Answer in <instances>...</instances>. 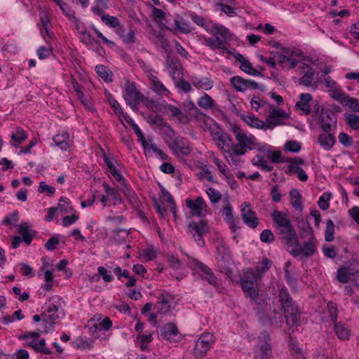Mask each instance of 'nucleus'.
<instances>
[{"label": "nucleus", "instance_id": "a211bd4d", "mask_svg": "<svg viewBox=\"0 0 359 359\" xmlns=\"http://www.w3.org/2000/svg\"><path fill=\"white\" fill-rule=\"evenodd\" d=\"M195 266L203 273V278L205 279L209 284L216 285L217 284V278L212 273V270L204 263L196 260Z\"/></svg>", "mask_w": 359, "mask_h": 359}, {"label": "nucleus", "instance_id": "b1692460", "mask_svg": "<svg viewBox=\"0 0 359 359\" xmlns=\"http://www.w3.org/2000/svg\"><path fill=\"white\" fill-rule=\"evenodd\" d=\"M241 119L249 126L266 130L265 122L252 115H242Z\"/></svg>", "mask_w": 359, "mask_h": 359}, {"label": "nucleus", "instance_id": "864d4df0", "mask_svg": "<svg viewBox=\"0 0 359 359\" xmlns=\"http://www.w3.org/2000/svg\"><path fill=\"white\" fill-rule=\"evenodd\" d=\"M252 163L259 167H261L265 171H271L273 170V167L270 166L267 164V161L264 159V158L259 155H257L255 158L252 160Z\"/></svg>", "mask_w": 359, "mask_h": 359}, {"label": "nucleus", "instance_id": "c85d7f7f", "mask_svg": "<svg viewBox=\"0 0 359 359\" xmlns=\"http://www.w3.org/2000/svg\"><path fill=\"white\" fill-rule=\"evenodd\" d=\"M150 80L152 85V90L158 95H168L169 90L165 88L163 83H161L158 79L154 75H151Z\"/></svg>", "mask_w": 359, "mask_h": 359}, {"label": "nucleus", "instance_id": "6ab92c4d", "mask_svg": "<svg viewBox=\"0 0 359 359\" xmlns=\"http://www.w3.org/2000/svg\"><path fill=\"white\" fill-rule=\"evenodd\" d=\"M294 55V51H292L290 54V55H285L280 53H276L274 57L276 58V61L278 65H281L282 67H287L288 69H293L294 68L298 61L293 58L292 56Z\"/></svg>", "mask_w": 359, "mask_h": 359}, {"label": "nucleus", "instance_id": "bf43d9fd", "mask_svg": "<svg viewBox=\"0 0 359 359\" xmlns=\"http://www.w3.org/2000/svg\"><path fill=\"white\" fill-rule=\"evenodd\" d=\"M191 19L198 26L203 27L206 30L208 29V25L205 22V20L203 17L197 15L194 12H191L189 14Z\"/></svg>", "mask_w": 359, "mask_h": 359}, {"label": "nucleus", "instance_id": "de8ad7c7", "mask_svg": "<svg viewBox=\"0 0 359 359\" xmlns=\"http://www.w3.org/2000/svg\"><path fill=\"white\" fill-rule=\"evenodd\" d=\"M198 104L205 109H210L213 107L214 102L209 95L204 93L203 96L198 100Z\"/></svg>", "mask_w": 359, "mask_h": 359}, {"label": "nucleus", "instance_id": "a18cd8bd", "mask_svg": "<svg viewBox=\"0 0 359 359\" xmlns=\"http://www.w3.org/2000/svg\"><path fill=\"white\" fill-rule=\"evenodd\" d=\"M164 128H165L164 131V140L169 147V144L173 142L178 135H176L175 130L168 123Z\"/></svg>", "mask_w": 359, "mask_h": 359}, {"label": "nucleus", "instance_id": "0e129e2a", "mask_svg": "<svg viewBox=\"0 0 359 359\" xmlns=\"http://www.w3.org/2000/svg\"><path fill=\"white\" fill-rule=\"evenodd\" d=\"M57 210H60L65 213H68L73 210V207L70 205L67 199L61 198L60 202L56 208Z\"/></svg>", "mask_w": 359, "mask_h": 359}, {"label": "nucleus", "instance_id": "72a5a7b5", "mask_svg": "<svg viewBox=\"0 0 359 359\" xmlns=\"http://www.w3.org/2000/svg\"><path fill=\"white\" fill-rule=\"evenodd\" d=\"M165 13L162 10L157 8L153 9V16L156 20H158L163 26L169 30H172V27L169 25L168 20L165 17Z\"/></svg>", "mask_w": 359, "mask_h": 359}, {"label": "nucleus", "instance_id": "c03bdc74", "mask_svg": "<svg viewBox=\"0 0 359 359\" xmlns=\"http://www.w3.org/2000/svg\"><path fill=\"white\" fill-rule=\"evenodd\" d=\"M284 320H285V316H283V315L280 312L277 311L275 309L273 311V314L271 315V326L280 327L281 325L284 323Z\"/></svg>", "mask_w": 359, "mask_h": 359}, {"label": "nucleus", "instance_id": "4468645a", "mask_svg": "<svg viewBox=\"0 0 359 359\" xmlns=\"http://www.w3.org/2000/svg\"><path fill=\"white\" fill-rule=\"evenodd\" d=\"M168 147L174 154H182L184 156L189 155L191 151L187 141L181 136H178L173 142H170Z\"/></svg>", "mask_w": 359, "mask_h": 359}, {"label": "nucleus", "instance_id": "a878e982", "mask_svg": "<svg viewBox=\"0 0 359 359\" xmlns=\"http://www.w3.org/2000/svg\"><path fill=\"white\" fill-rule=\"evenodd\" d=\"M334 330L337 336L339 339H348L350 336V330L345 323L341 322L334 323Z\"/></svg>", "mask_w": 359, "mask_h": 359}, {"label": "nucleus", "instance_id": "f704fd0d", "mask_svg": "<svg viewBox=\"0 0 359 359\" xmlns=\"http://www.w3.org/2000/svg\"><path fill=\"white\" fill-rule=\"evenodd\" d=\"M256 317L261 325L271 326V315L266 313L262 308H258L257 309Z\"/></svg>", "mask_w": 359, "mask_h": 359}, {"label": "nucleus", "instance_id": "cd10ccee", "mask_svg": "<svg viewBox=\"0 0 359 359\" xmlns=\"http://www.w3.org/2000/svg\"><path fill=\"white\" fill-rule=\"evenodd\" d=\"M290 203L292 206L298 212H301L303 210V205L302 204V196L297 189H292L290 192Z\"/></svg>", "mask_w": 359, "mask_h": 359}, {"label": "nucleus", "instance_id": "4d7b16f0", "mask_svg": "<svg viewBox=\"0 0 359 359\" xmlns=\"http://www.w3.org/2000/svg\"><path fill=\"white\" fill-rule=\"evenodd\" d=\"M147 122L150 125H156L160 128L165 127L168 123L164 121L163 118L160 115L149 116Z\"/></svg>", "mask_w": 359, "mask_h": 359}, {"label": "nucleus", "instance_id": "ea45409f", "mask_svg": "<svg viewBox=\"0 0 359 359\" xmlns=\"http://www.w3.org/2000/svg\"><path fill=\"white\" fill-rule=\"evenodd\" d=\"M217 145L219 148L222 147L221 144H222V147H224V146H226L229 148H231L233 149V146L235 145L231 137L229 135L224 133H220L219 137H217Z\"/></svg>", "mask_w": 359, "mask_h": 359}, {"label": "nucleus", "instance_id": "79ce46f5", "mask_svg": "<svg viewBox=\"0 0 359 359\" xmlns=\"http://www.w3.org/2000/svg\"><path fill=\"white\" fill-rule=\"evenodd\" d=\"M269 121H272L273 118H279L280 119L285 118H287V114L280 109H276L273 105L269 104Z\"/></svg>", "mask_w": 359, "mask_h": 359}, {"label": "nucleus", "instance_id": "39448f33", "mask_svg": "<svg viewBox=\"0 0 359 359\" xmlns=\"http://www.w3.org/2000/svg\"><path fill=\"white\" fill-rule=\"evenodd\" d=\"M256 277L254 271H248L243 273L240 278V283L245 296L252 301H256L259 297L258 290L256 288Z\"/></svg>", "mask_w": 359, "mask_h": 359}, {"label": "nucleus", "instance_id": "f03ea898", "mask_svg": "<svg viewBox=\"0 0 359 359\" xmlns=\"http://www.w3.org/2000/svg\"><path fill=\"white\" fill-rule=\"evenodd\" d=\"M278 299L281 309L285 314V319L290 329L294 332V328L299 325V311L288 290L285 287L279 290Z\"/></svg>", "mask_w": 359, "mask_h": 359}, {"label": "nucleus", "instance_id": "dca6fc26", "mask_svg": "<svg viewBox=\"0 0 359 359\" xmlns=\"http://www.w3.org/2000/svg\"><path fill=\"white\" fill-rule=\"evenodd\" d=\"M159 301L157 302L155 309H157L159 313H166L170 311L171 308V303L174 300V297L166 291H163L161 293Z\"/></svg>", "mask_w": 359, "mask_h": 359}, {"label": "nucleus", "instance_id": "58836bf2", "mask_svg": "<svg viewBox=\"0 0 359 359\" xmlns=\"http://www.w3.org/2000/svg\"><path fill=\"white\" fill-rule=\"evenodd\" d=\"M178 334L177 326L174 323H168L164 325L162 330V334L168 338H172Z\"/></svg>", "mask_w": 359, "mask_h": 359}, {"label": "nucleus", "instance_id": "13d9d810", "mask_svg": "<svg viewBox=\"0 0 359 359\" xmlns=\"http://www.w3.org/2000/svg\"><path fill=\"white\" fill-rule=\"evenodd\" d=\"M102 20L108 26L111 27H120V21L116 17L110 16L109 15H103Z\"/></svg>", "mask_w": 359, "mask_h": 359}, {"label": "nucleus", "instance_id": "c756f323", "mask_svg": "<svg viewBox=\"0 0 359 359\" xmlns=\"http://www.w3.org/2000/svg\"><path fill=\"white\" fill-rule=\"evenodd\" d=\"M192 84L197 88L210 90L213 86V81L209 78L199 79L194 77L191 80Z\"/></svg>", "mask_w": 359, "mask_h": 359}, {"label": "nucleus", "instance_id": "3c124183", "mask_svg": "<svg viewBox=\"0 0 359 359\" xmlns=\"http://www.w3.org/2000/svg\"><path fill=\"white\" fill-rule=\"evenodd\" d=\"M332 198L331 193L325 192L323 194V195L320 197L318 204L320 209L323 210H326L330 207L329 201H330Z\"/></svg>", "mask_w": 359, "mask_h": 359}, {"label": "nucleus", "instance_id": "1a4fd4ad", "mask_svg": "<svg viewBox=\"0 0 359 359\" xmlns=\"http://www.w3.org/2000/svg\"><path fill=\"white\" fill-rule=\"evenodd\" d=\"M230 82L233 88L238 92H244L248 89H259L261 91L265 90V86L264 85H259L255 81L245 79L239 76H233L230 79Z\"/></svg>", "mask_w": 359, "mask_h": 359}, {"label": "nucleus", "instance_id": "5fc2aeb1", "mask_svg": "<svg viewBox=\"0 0 359 359\" xmlns=\"http://www.w3.org/2000/svg\"><path fill=\"white\" fill-rule=\"evenodd\" d=\"M96 73L103 79L106 82H111V76L108 74L107 67L102 65H97L95 67Z\"/></svg>", "mask_w": 359, "mask_h": 359}, {"label": "nucleus", "instance_id": "09e8293b", "mask_svg": "<svg viewBox=\"0 0 359 359\" xmlns=\"http://www.w3.org/2000/svg\"><path fill=\"white\" fill-rule=\"evenodd\" d=\"M334 224L332 220L329 219L326 223V229L325 232V239L327 242L334 241Z\"/></svg>", "mask_w": 359, "mask_h": 359}, {"label": "nucleus", "instance_id": "774afa93", "mask_svg": "<svg viewBox=\"0 0 359 359\" xmlns=\"http://www.w3.org/2000/svg\"><path fill=\"white\" fill-rule=\"evenodd\" d=\"M97 272L99 276H101L106 283H109L114 280L113 276L104 266H99L97 268Z\"/></svg>", "mask_w": 359, "mask_h": 359}, {"label": "nucleus", "instance_id": "8fccbe9b", "mask_svg": "<svg viewBox=\"0 0 359 359\" xmlns=\"http://www.w3.org/2000/svg\"><path fill=\"white\" fill-rule=\"evenodd\" d=\"M108 100L111 107L114 109V113L118 114L119 116H122L125 119H127L128 116L123 113L122 108L118 101L114 98L111 95H109Z\"/></svg>", "mask_w": 359, "mask_h": 359}, {"label": "nucleus", "instance_id": "2f4dec72", "mask_svg": "<svg viewBox=\"0 0 359 359\" xmlns=\"http://www.w3.org/2000/svg\"><path fill=\"white\" fill-rule=\"evenodd\" d=\"M184 111L193 117H198L202 115L201 111L196 106L192 101H186L184 104Z\"/></svg>", "mask_w": 359, "mask_h": 359}, {"label": "nucleus", "instance_id": "9d476101", "mask_svg": "<svg viewBox=\"0 0 359 359\" xmlns=\"http://www.w3.org/2000/svg\"><path fill=\"white\" fill-rule=\"evenodd\" d=\"M215 341L214 337L210 333L202 334L196 341L194 353L196 357H203L207 351L210 348Z\"/></svg>", "mask_w": 359, "mask_h": 359}, {"label": "nucleus", "instance_id": "5701e85b", "mask_svg": "<svg viewBox=\"0 0 359 359\" xmlns=\"http://www.w3.org/2000/svg\"><path fill=\"white\" fill-rule=\"evenodd\" d=\"M318 142L321 147L325 150H330L335 144V138L333 135L330 133L320 134Z\"/></svg>", "mask_w": 359, "mask_h": 359}, {"label": "nucleus", "instance_id": "603ef678", "mask_svg": "<svg viewBox=\"0 0 359 359\" xmlns=\"http://www.w3.org/2000/svg\"><path fill=\"white\" fill-rule=\"evenodd\" d=\"M304 164V160L301 158L294 157L290 158V165L288 166L289 172H297V168H301L300 165Z\"/></svg>", "mask_w": 359, "mask_h": 359}, {"label": "nucleus", "instance_id": "f3484780", "mask_svg": "<svg viewBox=\"0 0 359 359\" xmlns=\"http://www.w3.org/2000/svg\"><path fill=\"white\" fill-rule=\"evenodd\" d=\"M299 68L306 69L304 74L299 79V83L306 87H313L314 89L317 88L316 82H313L315 72L313 69L309 65L302 64Z\"/></svg>", "mask_w": 359, "mask_h": 359}, {"label": "nucleus", "instance_id": "c9c22d12", "mask_svg": "<svg viewBox=\"0 0 359 359\" xmlns=\"http://www.w3.org/2000/svg\"><path fill=\"white\" fill-rule=\"evenodd\" d=\"M155 43L161 47L167 55L172 53V50L170 48V44L168 39L161 34H158L156 37Z\"/></svg>", "mask_w": 359, "mask_h": 359}, {"label": "nucleus", "instance_id": "052dcab7", "mask_svg": "<svg viewBox=\"0 0 359 359\" xmlns=\"http://www.w3.org/2000/svg\"><path fill=\"white\" fill-rule=\"evenodd\" d=\"M223 215L225 216V219L231 224V228L234 231L236 230L234 219L233 217L232 208L229 205L224 208Z\"/></svg>", "mask_w": 359, "mask_h": 359}, {"label": "nucleus", "instance_id": "f257e3e1", "mask_svg": "<svg viewBox=\"0 0 359 359\" xmlns=\"http://www.w3.org/2000/svg\"><path fill=\"white\" fill-rule=\"evenodd\" d=\"M273 221L275 224L276 233L278 239L287 250L294 246L297 241L298 236L294 226L287 215L279 210H273L271 213Z\"/></svg>", "mask_w": 359, "mask_h": 359}, {"label": "nucleus", "instance_id": "e433bc0d", "mask_svg": "<svg viewBox=\"0 0 359 359\" xmlns=\"http://www.w3.org/2000/svg\"><path fill=\"white\" fill-rule=\"evenodd\" d=\"M329 95L334 100L341 102H345L344 99L347 94L342 91L341 88L338 86L337 88L328 90Z\"/></svg>", "mask_w": 359, "mask_h": 359}, {"label": "nucleus", "instance_id": "412c9836", "mask_svg": "<svg viewBox=\"0 0 359 359\" xmlns=\"http://www.w3.org/2000/svg\"><path fill=\"white\" fill-rule=\"evenodd\" d=\"M57 311L58 307L53 304H50L47 309L43 313H41V317L43 318V322L46 324H54V321L59 318Z\"/></svg>", "mask_w": 359, "mask_h": 359}, {"label": "nucleus", "instance_id": "f8f14e48", "mask_svg": "<svg viewBox=\"0 0 359 359\" xmlns=\"http://www.w3.org/2000/svg\"><path fill=\"white\" fill-rule=\"evenodd\" d=\"M241 217L244 223L250 228L255 229L259 224L255 212L250 208V204L248 202L241 205Z\"/></svg>", "mask_w": 359, "mask_h": 359}, {"label": "nucleus", "instance_id": "49530a36", "mask_svg": "<svg viewBox=\"0 0 359 359\" xmlns=\"http://www.w3.org/2000/svg\"><path fill=\"white\" fill-rule=\"evenodd\" d=\"M344 106H347L353 112L359 111V102L356 98L351 97L348 95L344 99Z\"/></svg>", "mask_w": 359, "mask_h": 359}, {"label": "nucleus", "instance_id": "6e6d98bb", "mask_svg": "<svg viewBox=\"0 0 359 359\" xmlns=\"http://www.w3.org/2000/svg\"><path fill=\"white\" fill-rule=\"evenodd\" d=\"M103 187L108 197H111L113 200L116 201L121 202V198L120 197L119 193L116 189L111 188L109 185L107 183H104Z\"/></svg>", "mask_w": 359, "mask_h": 359}, {"label": "nucleus", "instance_id": "473e14b6", "mask_svg": "<svg viewBox=\"0 0 359 359\" xmlns=\"http://www.w3.org/2000/svg\"><path fill=\"white\" fill-rule=\"evenodd\" d=\"M29 226L27 223L21 224L19 226L18 233L22 236V241L27 245L31 244L33 236L29 231Z\"/></svg>", "mask_w": 359, "mask_h": 359}, {"label": "nucleus", "instance_id": "37998d69", "mask_svg": "<svg viewBox=\"0 0 359 359\" xmlns=\"http://www.w3.org/2000/svg\"><path fill=\"white\" fill-rule=\"evenodd\" d=\"M13 141L16 142L18 144H21L22 142L27 139V134L20 128H17L15 133H13L11 135Z\"/></svg>", "mask_w": 359, "mask_h": 359}, {"label": "nucleus", "instance_id": "680f3d73", "mask_svg": "<svg viewBox=\"0 0 359 359\" xmlns=\"http://www.w3.org/2000/svg\"><path fill=\"white\" fill-rule=\"evenodd\" d=\"M206 193L213 203H217L222 198V194L212 187L207 189Z\"/></svg>", "mask_w": 359, "mask_h": 359}, {"label": "nucleus", "instance_id": "7c9ffc66", "mask_svg": "<svg viewBox=\"0 0 359 359\" xmlns=\"http://www.w3.org/2000/svg\"><path fill=\"white\" fill-rule=\"evenodd\" d=\"M344 121L352 130H359V115L355 113L344 114Z\"/></svg>", "mask_w": 359, "mask_h": 359}, {"label": "nucleus", "instance_id": "ddd939ff", "mask_svg": "<svg viewBox=\"0 0 359 359\" xmlns=\"http://www.w3.org/2000/svg\"><path fill=\"white\" fill-rule=\"evenodd\" d=\"M212 34L215 36V40H219L217 43L219 49L227 52L226 41L227 39L230 38L229 29L222 25H215L212 28Z\"/></svg>", "mask_w": 359, "mask_h": 359}, {"label": "nucleus", "instance_id": "6e6552de", "mask_svg": "<svg viewBox=\"0 0 359 359\" xmlns=\"http://www.w3.org/2000/svg\"><path fill=\"white\" fill-rule=\"evenodd\" d=\"M209 231V227L205 220H201L196 223L189 222L187 226V233L194 238L198 245H204L203 237Z\"/></svg>", "mask_w": 359, "mask_h": 359}, {"label": "nucleus", "instance_id": "7ed1b4c3", "mask_svg": "<svg viewBox=\"0 0 359 359\" xmlns=\"http://www.w3.org/2000/svg\"><path fill=\"white\" fill-rule=\"evenodd\" d=\"M231 131L234 134L238 142L233 146V152L236 156H243L248 150L256 148L257 144L254 135H248L237 125L232 126Z\"/></svg>", "mask_w": 359, "mask_h": 359}, {"label": "nucleus", "instance_id": "393cba45", "mask_svg": "<svg viewBox=\"0 0 359 359\" xmlns=\"http://www.w3.org/2000/svg\"><path fill=\"white\" fill-rule=\"evenodd\" d=\"M117 32L123 40V43L126 44H132L135 42L136 37L135 31L132 29H129L127 32L123 27H118Z\"/></svg>", "mask_w": 359, "mask_h": 359}, {"label": "nucleus", "instance_id": "0eeeda50", "mask_svg": "<svg viewBox=\"0 0 359 359\" xmlns=\"http://www.w3.org/2000/svg\"><path fill=\"white\" fill-rule=\"evenodd\" d=\"M271 353L270 335L268 332H264L258 337V343L255 349V359H270Z\"/></svg>", "mask_w": 359, "mask_h": 359}, {"label": "nucleus", "instance_id": "bb28decb", "mask_svg": "<svg viewBox=\"0 0 359 359\" xmlns=\"http://www.w3.org/2000/svg\"><path fill=\"white\" fill-rule=\"evenodd\" d=\"M174 28L172 27L171 30L173 32L189 34L194 29L189 23L177 19H174Z\"/></svg>", "mask_w": 359, "mask_h": 359}, {"label": "nucleus", "instance_id": "aec40b11", "mask_svg": "<svg viewBox=\"0 0 359 359\" xmlns=\"http://www.w3.org/2000/svg\"><path fill=\"white\" fill-rule=\"evenodd\" d=\"M311 100L312 95L311 94L302 93L299 95V101L297 102L295 107L308 115L311 113V104L309 103Z\"/></svg>", "mask_w": 359, "mask_h": 359}, {"label": "nucleus", "instance_id": "69168bd1", "mask_svg": "<svg viewBox=\"0 0 359 359\" xmlns=\"http://www.w3.org/2000/svg\"><path fill=\"white\" fill-rule=\"evenodd\" d=\"M168 263L169 266L172 268L173 270H179L181 268V262L180 260L176 257L174 255H168L167 257Z\"/></svg>", "mask_w": 359, "mask_h": 359}, {"label": "nucleus", "instance_id": "a19ab883", "mask_svg": "<svg viewBox=\"0 0 359 359\" xmlns=\"http://www.w3.org/2000/svg\"><path fill=\"white\" fill-rule=\"evenodd\" d=\"M240 68L242 71L250 75L263 76V74L258 70L254 69L252 64L247 60L241 65Z\"/></svg>", "mask_w": 359, "mask_h": 359}, {"label": "nucleus", "instance_id": "2eb2a0df", "mask_svg": "<svg viewBox=\"0 0 359 359\" xmlns=\"http://www.w3.org/2000/svg\"><path fill=\"white\" fill-rule=\"evenodd\" d=\"M165 63L170 69V74L174 81L179 80L182 75V66L178 58L172 57L171 54L166 55Z\"/></svg>", "mask_w": 359, "mask_h": 359}, {"label": "nucleus", "instance_id": "423d86ee", "mask_svg": "<svg viewBox=\"0 0 359 359\" xmlns=\"http://www.w3.org/2000/svg\"><path fill=\"white\" fill-rule=\"evenodd\" d=\"M123 97L126 104L135 111L137 109V105L140 102V100L142 99L143 94L137 89L135 82H130L128 80L125 83Z\"/></svg>", "mask_w": 359, "mask_h": 359}, {"label": "nucleus", "instance_id": "9b49d317", "mask_svg": "<svg viewBox=\"0 0 359 359\" xmlns=\"http://www.w3.org/2000/svg\"><path fill=\"white\" fill-rule=\"evenodd\" d=\"M185 203L192 216L203 217L205 215L207 205L202 197L198 196L195 200L187 198Z\"/></svg>", "mask_w": 359, "mask_h": 359}, {"label": "nucleus", "instance_id": "e2e57ef3", "mask_svg": "<svg viewBox=\"0 0 359 359\" xmlns=\"http://www.w3.org/2000/svg\"><path fill=\"white\" fill-rule=\"evenodd\" d=\"M260 240L263 243H271L275 241V236L270 229H264L260 233Z\"/></svg>", "mask_w": 359, "mask_h": 359}, {"label": "nucleus", "instance_id": "4c0bfd02", "mask_svg": "<svg viewBox=\"0 0 359 359\" xmlns=\"http://www.w3.org/2000/svg\"><path fill=\"white\" fill-rule=\"evenodd\" d=\"M352 275L351 270L347 268L341 267L337 270V280L341 283H348Z\"/></svg>", "mask_w": 359, "mask_h": 359}, {"label": "nucleus", "instance_id": "338daca9", "mask_svg": "<svg viewBox=\"0 0 359 359\" xmlns=\"http://www.w3.org/2000/svg\"><path fill=\"white\" fill-rule=\"evenodd\" d=\"M338 139L339 142L346 147H351L353 142L352 137L344 132L339 134Z\"/></svg>", "mask_w": 359, "mask_h": 359}, {"label": "nucleus", "instance_id": "4be33fe9", "mask_svg": "<svg viewBox=\"0 0 359 359\" xmlns=\"http://www.w3.org/2000/svg\"><path fill=\"white\" fill-rule=\"evenodd\" d=\"M55 145L62 150L67 151L70 147L69 134L67 132L58 133L53 137Z\"/></svg>", "mask_w": 359, "mask_h": 359}, {"label": "nucleus", "instance_id": "20e7f679", "mask_svg": "<svg viewBox=\"0 0 359 359\" xmlns=\"http://www.w3.org/2000/svg\"><path fill=\"white\" fill-rule=\"evenodd\" d=\"M292 248H289L287 251L292 255L294 257H297L299 255H303L306 257H310L316 252V239L312 234L310 238L303 243L302 245H299V238L295 242Z\"/></svg>", "mask_w": 359, "mask_h": 359}]
</instances>
